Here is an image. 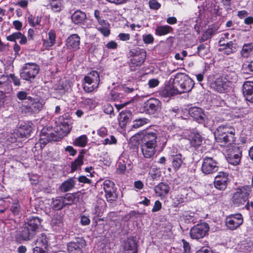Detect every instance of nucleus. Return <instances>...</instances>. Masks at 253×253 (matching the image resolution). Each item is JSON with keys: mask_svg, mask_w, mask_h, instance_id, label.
I'll list each match as a JSON object with an SVG mask.
<instances>
[{"mask_svg": "<svg viewBox=\"0 0 253 253\" xmlns=\"http://www.w3.org/2000/svg\"><path fill=\"white\" fill-rule=\"evenodd\" d=\"M208 82L211 88L218 92L222 93L227 91L231 87L232 83L225 76L215 75L209 76Z\"/></svg>", "mask_w": 253, "mask_h": 253, "instance_id": "obj_3", "label": "nucleus"}, {"mask_svg": "<svg viewBox=\"0 0 253 253\" xmlns=\"http://www.w3.org/2000/svg\"><path fill=\"white\" fill-rule=\"evenodd\" d=\"M182 242L183 245V249H184L183 253H190L191 248H190L189 243L186 242L184 239H182Z\"/></svg>", "mask_w": 253, "mask_h": 253, "instance_id": "obj_59", "label": "nucleus"}, {"mask_svg": "<svg viewBox=\"0 0 253 253\" xmlns=\"http://www.w3.org/2000/svg\"><path fill=\"white\" fill-rule=\"evenodd\" d=\"M114 186V182L110 180H105L103 182V188L105 192L115 189Z\"/></svg>", "mask_w": 253, "mask_h": 253, "instance_id": "obj_47", "label": "nucleus"}, {"mask_svg": "<svg viewBox=\"0 0 253 253\" xmlns=\"http://www.w3.org/2000/svg\"><path fill=\"white\" fill-rule=\"evenodd\" d=\"M51 206L52 208L55 210H61L65 207V202H64L62 196H59L55 198H52Z\"/></svg>", "mask_w": 253, "mask_h": 253, "instance_id": "obj_33", "label": "nucleus"}, {"mask_svg": "<svg viewBox=\"0 0 253 253\" xmlns=\"http://www.w3.org/2000/svg\"><path fill=\"white\" fill-rule=\"evenodd\" d=\"M80 37L77 34H72L70 36L66 41L68 47L77 50L80 48Z\"/></svg>", "mask_w": 253, "mask_h": 253, "instance_id": "obj_22", "label": "nucleus"}, {"mask_svg": "<svg viewBox=\"0 0 253 253\" xmlns=\"http://www.w3.org/2000/svg\"><path fill=\"white\" fill-rule=\"evenodd\" d=\"M101 12L100 11L98 10V9H96L94 10V17L96 19V20H97L98 23L100 25H105V21L102 19L101 18Z\"/></svg>", "mask_w": 253, "mask_h": 253, "instance_id": "obj_50", "label": "nucleus"}, {"mask_svg": "<svg viewBox=\"0 0 253 253\" xmlns=\"http://www.w3.org/2000/svg\"><path fill=\"white\" fill-rule=\"evenodd\" d=\"M42 219L38 216H30L27 218V221L25 225L29 228L34 229L37 232L40 226L41 225Z\"/></svg>", "mask_w": 253, "mask_h": 253, "instance_id": "obj_23", "label": "nucleus"}, {"mask_svg": "<svg viewBox=\"0 0 253 253\" xmlns=\"http://www.w3.org/2000/svg\"><path fill=\"white\" fill-rule=\"evenodd\" d=\"M105 196L108 202L112 203L117 199L115 189L105 192Z\"/></svg>", "mask_w": 253, "mask_h": 253, "instance_id": "obj_46", "label": "nucleus"}, {"mask_svg": "<svg viewBox=\"0 0 253 253\" xmlns=\"http://www.w3.org/2000/svg\"><path fill=\"white\" fill-rule=\"evenodd\" d=\"M146 113L153 115L159 113L162 109V103L158 99L151 98L146 101L143 106Z\"/></svg>", "mask_w": 253, "mask_h": 253, "instance_id": "obj_8", "label": "nucleus"}, {"mask_svg": "<svg viewBox=\"0 0 253 253\" xmlns=\"http://www.w3.org/2000/svg\"><path fill=\"white\" fill-rule=\"evenodd\" d=\"M102 142L104 145H111L116 144L117 140L114 136L111 135L109 137L104 139Z\"/></svg>", "mask_w": 253, "mask_h": 253, "instance_id": "obj_49", "label": "nucleus"}, {"mask_svg": "<svg viewBox=\"0 0 253 253\" xmlns=\"http://www.w3.org/2000/svg\"><path fill=\"white\" fill-rule=\"evenodd\" d=\"M194 81L186 74L178 73L173 80L168 95H174L190 91L194 87Z\"/></svg>", "mask_w": 253, "mask_h": 253, "instance_id": "obj_1", "label": "nucleus"}, {"mask_svg": "<svg viewBox=\"0 0 253 253\" xmlns=\"http://www.w3.org/2000/svg\"><path fill=\"white\" fill-rule=\"evenodd\" d=\"M142 39L144 42L146 44H151L154 42V38L151 34L143 35Z\"/></svg>", "mask_w": 253, "mask_h": 253, "instance_id": "obj_53", "label": "nucleus"}, {"mask_svg": "<svg viewBox=\"0 0 253 253\" xmlns=\"http://www.w3.org/2000/svg\"><path fill=\"white\" fill-rule=\"evenodd\" d=\"M31 130V127L29 125H26L21 127L18 130V132L22 137H28L30 136Z\"/></svg>", "mask_w": 253, "mask_h": 253, "instance_id": "obj_40", "label": "nucleus"}, {"mask_svg": "<svg viewBox=\"0 0 253 253\" xmlns=\"http://www.w3.org/2000/svg\"><path fill=\"white\" fill-rule=\"evenodd\" d=\"M205 46L204 44H201L198 47V54L201 57H204L206 54V51L205 50Z\"/></svg>", "mask_w": 253, "mask_h": 253, "instance_id": "obj_60", "label": "nucleus"}, {"mask_svg": "<svg viewBox=\"0 0 253 253\" xmlns=\"http://www.w3.org/2000/svg\"><path fill=\"white\" fill-rule=\"evenodd\" d=\"M123 251L126 253V252L131 251V253H137V243L134 237L127 238L123 245Z\"/></svg>", "mask_w": 253, "mask_h": 253, "instance_id": "obj_18", "label": "nucleus"}, {"mask_svg": "<svg viewBox=\"0 0 253 253\" xmlns=\"http://www.w3.org/2000/svg\"><path fill=\"white\" fill-rule=\"evenodd\" d=\"M126 170V164L119 162L118 167L117 169V172L119 174H124Z\"/></svg>", "mask_w": 253, "mask_h": 253, "instance_id": "obj_56", "label": "nucleus"}, {"mask_svg": "<svg viewBox=\"0 0 253 253\" xmlns=\"http://www.w3.org/2000/svg\"><path fill=\"white\" fill-rule=\"evenodd\" d=\"M37 232L34 229L29 228L25 224V227L22 228L20 237L23 240H30L35 236Z\"/></svg>", "mask_w": 253, "mask_h": 253, "instance_id": "obj_24", "label": "nucleus"}, {"mask_svg": "<svg viewBox=\"0 0 253 253\" xmlns=\"http://www.w3.org/2000/svg\"><path fill=\"white\" fill-rule=\"evenodd\" d=\"M65 150L66 152H69L70 155L72 156H74L77 153V151L71 146H67Z\"/></svg>", "mask_w": 253, "mask_h": 253, "instance_id": "obj_64", "label": "nucleus"}, {"mask_svg": "<svg viewBox=\"0 0 253 253\" xmlns=\"http://www.w3.org/2000/svg\"><path fill=\"white\" fill-rule=\"evenodd\" d=\"M100 83V77L96 71H92L87 74L84 78L83 89L86 93L97 90Z\"/></svg>", "mask_w": 253, "mask_h": 253, "instance_id": "obj_4", "label": "nucleus"}, {"mask_svg": "<svg viewBox=\"0 0 253 253\" xmlns=\"http://www.w3.org/2000/svg\"><path fill=\"white\" fill-rule=\"evenodd\" d=\"M59 121L60 122L56 126V130H54L59 141L66 136L70 132L71 129L67 120H64V118L62 117H60Z\"/></svg>", "mask_w": 253, "mask_h": 253, "instance_id": "obj_10", "label": "nucleus"}, {"mask_svg": "<svg viewBox=\"0 0 253 253\" xmlns=\"http://www.w3.org/2000/svg\"><path fill=\"white\" fill-rule=\"evenodd\" d=\"M189 114L199 123L204 122L205 113L201 108L197 107H191L189 110Z\"/></svg>", "mask_w": 253, "mask_h": 253, "instance_id": "obj_20", "label": "nucleus"}, {"mask_svg": "<svg viewBox=\"0 0 253 253\" xmlns=\"http://www.w3.org/2000/svg\"><path fill=\"white\" fill-rule=\"evenodd\" d=\"M241 156L242 153L239 147L234 145L232 146L231 149H229L227 154L226 159L229 163L236 166L240 163Z\"/></svg>", "mask_w": 253, "mask_h": 253, "instance_id": "obj_11", "label": "nucleus"}, {"mask_svg": "<svg viewBox=\"0 0 253 253\" xmlns=\"http://www.w3.org/2000/svg\"><path fill=\"white\" fill-rule=\"evenodd\" d=\"M51 224L52 226L61 227L63 225V215L58 213L55 214L52 218Z\"/></svg>", "mask_w": 253, "mask_h": 253, "instance_id": "obj_38", "label": "nucleus"}, {"mask_svg": "<svg viewBox=\"0 0 253 253\" xmlns=\"http://www.w3.org/2000/svg\"><path fill=\"white\" fill-rule=\"evenodd\" d=\"M75 185V181L73 178H70L61 184L59 187V189L62 192H66L72 190Z\"/></svg>", "mask_w": 253, "mask_h": 253, "instance_id": "obj_34", "label": "nucleus"}, {"mask_svg": "<svg viewBox=\"0 0 253 253\" xmlns=\"http://www.w3.org/2000/svg\"><path fill=\"white\" fill-rule=\"evenodd\" d=\"M46 248L36 246L33 248V253H47Z\"/></svg>", "mask_w": 253, "mask_h": 253, "instance_id": "obj_62", "label": "nucleus"}, {"mask_svg": "<svg viewBox=\"0 0 253 253\" xmlns=\"http://www.w3.org/2000/svg\"><path fill=\"white\" fill-rule=\"evenodd\" d=\"M85 245V241L83 237L76 238L67 244L68 251L69 253H82V248Z\"/></svg>", "mask_w": 253, "mask_h": 253, "instance_id": "obj_12", "label": "nucleus"}, {"mask_svg": "<svg viewBox=\"0 0 253 253\" xmlns=\"http://www.w3.org/2000/svg\"><path fill=\"white\" fill-rule=\"evenodd\" d=\"M48 239L44 233H42L38 236L35 242V245L37 247L47 248L48 246Z\"/></svg>", "mask_w": 253, "mask_h": 253, "instance_id": "obj_35", "label": "nucleus"}, {"mask_svg": "<svg viewBox=\"0 0 253 253\" xmlns=\"http://www.w3.org/2000/svg\"><path fill=\"white\" fill-rule=\"evenodd\" d=\"M17 97L20 100L28 99L30 100V96H28V93L25 91H20L16 94Z\"/></svg>", "mask_w": 253, "mask_h": 253, "instance_id": "obj_51", "label": "nucleus"}, {"mask_svg": "<svg viewBox=\"0 0 253 253\" xmlns=\"http://www.w3.org/2000/svg\"><path fill=\"white\" fill-rule=\"evenodd\" d=\"M84 193V192L79 191L72 194L68 193L62 196L65 206H70L74 203L79 202L80 199L83 198Z\"/></svg>", "mask_w": 253, "mask_h": 253, "instance_id": "obj_14", "label": "nucleus"}, {"mask_svg": "<svg viewBox=\"0 0 253 253\" xmlns=\"http://www.w3.org/2000/svg\"><path fill=\"white\" fill-rule=\"evenodd\" d=\"M40 71L39 66L34 63H27L20 71V77L24 80L31 81L34 79Z\"/></svg>", "mask_w": 253, "mask_h": 253, "instance_id": "obj_6", "label": "nucleus"}, {"mask_svg": "<svg viewBox=\"0 0 253 253\" xmlns=\"http://www.w3.org/2000/svg\"><path fill=\"white\" fill-rule=\"evenodd\" d=\"M28 21L29 24L32 27H35L36 25H39L41 22V17L39 16H34L30 15L28 17Z\"/></svg>", "mask_w": 253, "mask_h": 253, "instance_id": "obj_45", "label": "nucleus"}, {"mask_svg": "<svg viewBox=\"0 0 253 253\" xmlns=\"http://www.w3.org/2000/svg\"><path fill=\"white\" fill-rule=\"evenodd\" d=\"M243 222L241 214H231L226 217L225 223L227 227L230 230H235L239 227Z\"/></svg>", "mask_w": 253, "mask_h": 253, "instance_id": "obj_13", "label": "nucleus"}, {"mask_svg": "<svg viewBox=\"0 0 253 253\" xmlns=\"http://www.w3.org/2000/svg\"><path fill=\"white\" fill-rule=\"evenodd\" d=\"M235 130L230 126L222 125L218 126L214 133V139L221 146L230 145L235 140Z\"/></svg>", "mask_w": 253, "mask_h": 253, "instance_id": "obj_2", "label": "nucleus"}, {"mask_svg": "<svg viewBox=\"0 0 253 253\" xmlns=\"http://www.w3.org/2000/svg\"><path fill=\"white\" fill-rule=\"evenodd\" d=\"M217 163L212 158L207 156V174L215 172L218 170Z\"/></svg>", "mask_w": 253, "mask_h": 253, "instance_id": "obj_28", "label": "nucleus"}, {"mask_svg": "<svg viewBox=\"0 0 253 253\" xmlns=\"http://www.w3.org/2000/svg\"><path fill=\"white\" fill-rule=\"evenodd\" d=\"M30 103L26 106L25 112L31 113H37L43 107V103L38 98L33 99L30 97Z\"/></svg>", "mask_w": 253, "mask_h": 253, "instance_id": "obj_17", "label": "nucleus"}, {"mask_svg": "<svg viewBox=\"0 0 253 253\" xmlns=\"http://www.w3.org/2000/svg\"><path fill=\"white\" fill-rule=\"evenodd\" d=\"M51 141H59L56 133L51 127H43L40 134V143L45 145Z\"/></svg>", "mask_w": 253, "mask_h": 253, "instance_id": "obj_9", "label": "nucleus"}, {"mask_svg": "<svg viewBox=\"0 0 253 253\" xmlns=\"http://www.w3.org/2000/svg\"><path fill=\"white\" fill-rule=\"evenodd\" d=\"M190 236L193 239H199L206 235V223L198 224L190 230Z\"/></svg>", "mask_w": 253, "mask_h": 253, "instance_id": "obj_16", "label": "nucleus"}, {"mask_svg": "<svg viewBox=\"0 0 253 253\" xmlns=\"http://www.w3.org/2000/svg\"><path fill=\"white\" fill-rule=\"evenodd\" d=\"M139 53H138V51H136L135 54L134 55L133 59L134 61H136L137 62V65L141 64L143 63L146 57V52L142 51H139Z\"/></svg>", "mask_w": 253, "mask_h": 253, "instance_id": "obj_42", "label": "nucleus"}, {"mask_svg": "<svg viewBox=\"0 0 253 253\" xmlns=\"http://www.w3.org/2000/svg\"><path fill=\"white\" fill-rule=\"evenodd\" d=\"M48 41L51 43L54 44L55 42L56 34L54 31L50 30L48 34Z\"/></svg>", "mask_w": 253, "mask_h": 253, "instance_id": "obj_54", "label": "nucleus"}, {"mask_svg": "<svg viewBox=\"0 0 253 253\" xmlns=\"http://www.w3.org/2000/svg\"><path fill=\"white\" fill-rule=\"evenodd\" d=\"M162 208V204L159 201H156L155 202L153 208L152 210L153 212H155L160 211Z\"/></svg>", "mask_w": 253, "mask_h": 253, "instance_id": "obj_63", "label": "nucleus"}, {"mask_svg": "<svg viewBox=\"0 0 253 253\" xmlns=\"http://www.w3.org/2000/svg\"><path fill=\"white\" fill-rule=\"evenodd\" d=\"M103 111L107 114H111L114 112V109L112 105L110 104H107L103 107Z\"/></svg>", "mask_w": 253, "mask_h": 253, "instance_id": "obj_58", "label": "nucleus"}, {"mask_svg": "<svg viewBox=\"0 0 253 253\" xmlns=\"http://www.w3.org/2000/svg\"><path fill=\"white\" fill-rule=\"evenodd\" d=\"M132 116V113L130 111L128 110H125L122 111L119 115L118 119L120 126L123 127L126 124L130 121V118Z\"/></svg>", "mask_w": 253, "mask_h": 253, "instance_id": "obj_25", "label": "nucleus"}, {"mask_svg": "<svg viewBox=\"0 0 253 253\" xmlns=\"http://www.w3.org/2000/svg\"><path fill=\"white\" fill-rule=\"evenodd\" d=\"M171 30H172V28L170 26H160L157 27L155 30L156 34L160 36L165 35L169 33Z\"/></svg>", "mask_w": 253, "mask_h": 253, "instance_id": "obj_39", "label": "nucleus"}, {"mask_svg": "<svg viewBox=\"0 0 253 253\" xmlns=\"http://www.w3.org/2000/svg\"><path fill=\"white\" fill-rule=\"evenodd\" d=\"M101 27H99L98 30L105 36L108 37L110 34V31L108 28L109 24L105 22V25H101Z\"/></svg>", "mask_w": 253, "mask_h": 253, "instance_id": "obj_48", "label": "nucleus"}, {"mask_svg": "<svg viewBox=\"0 0 253 253\" xmlns=\"http://www.w3.org/2000/svg\"><path fill=\"white\" fill-rule=\"evenodd\" d=\"M242 90L246 100L253 103V82L246 81L244 82Z\"/></svg>", "mask_w": 253, "mask_h": 253, "instance_id": "obj_19", "label": "nucleus"}, {"mask_svg": "<svg viewBox=\"0 0 253 253\" xmlns=\"http://www.w3.org/2000/svg\"><path fill=\"white\" fill-rule=\"evenodd\" d=\"M48 3V8H50L54 12H59L63 7L61 0H47Z\"/></svg>", "mask_w": 253, "mask_h": 253, "instance_id": "obj_31", "label": "nucleus"}, {"mask_svg": "<svg viewBox=\"0 0 253 253\" xmlns=\"http://www.w3.org/2000/svg\"><path fill=\"white\" fill-rule=\"evenodd\" d=\"M86 19L85 13L80 10L75 11L71 16L72 22L77 25L84 24Z\"/></svg>", "mask_w": 253, "mask_h": 253, "instance_id": "obj_21", "label": "nucleus"}, {"mask_svg": "<svg viewBox=\"0 0 253 253\" xmlns=\"http://www.w3.org/2000/svg\"><path fill=\"white\" fill-rule=\"evenodd\" d=\"M159 81L157 79H152L149 81L148 85L150 88L155 87L159 84Z\"/></svg>", "mask_w": 253, "mask_h": 253, "instance_id": "obj_61", "label": "nucleus"}, {"mask_svg": "<svg viewBox=\"0 0 253 253\" xmlns=\"http://www.w3.org/2000/svg\"><path fill=\"white\" fill-rule=\"evenodd\" d=\"M154 190L158 196H162L169 193V187L167 183L161 182L154 187Z\"/></svg>", "mask_w": 253, "mask_h": 253, "instance_id": "obj_26", "label": "nucleus"}, {"mask_svg": "<svg viewBox=\"0 0 253 253\" xmlns=\"http://www.w3.org/2000/svg\"><path fill=\"white\" fill-rule=\"evenodd\" d=\"M84 158V153L80 152L78 158L75 160L71 164L72 171H74L80 168L84 163L83 159Z\"/></svg>", "mask_w": 253, "mask_h": 253, "instance_id": "obj_36", "label": "nucleus"}, {"mask_svg": "<svg viewBox=\"0 0 253 253\" xmlns=\"http://www.w3.org/2000/svg\"><path fill=\"white\" fill-rule=\"evenodd\" d=\"M142 141L143 144L157 147V139L159 134L158 130L151 128H147L142 131Z\"/></svg>", "mask_w": 253, "mask_h": 253, "instance_id": "obj_7", "label": "nucleus"}, {"mask_svg": "<svg viewBox=\"0 0 253 253\" xmlns=\"http://www.w3.org/2000/svg\"><path fill=\"white\" fill-rule=\"evenodd\" d=\"M21 210V206L18 201H15L12 203L10 207V211L14 216L19 215L20 214Z\"/></svg>", "mask_w": 253, "mask_h": 253, "instance_id": "obj_41", "label": "nucleus"}, {"mask_svg": "<svg viewBox=\"0 0 253 253\" xmlns=\"http://www.w3.org/2000/svg\"><path fill=\"white\" fill-rule=\"evenodd\" d=\"M150 8L158 9L160 7V4L156 0H150L149 2Z\"/></svg>", "mask_w": 253, "mask_h": 253, "instance_id": "obj_57", "label": "nucleus"}, {"mask_svg": "<svg viewBox=\"0 0 253 253\" xmlns=\"http://www.w3.org/2000/svg\"><path fill=\"white\" fill-rule=\"evenodd\" d=\"M169 159L171 161L172 165L175 170H178L183 163L182 155L180 154L170 156Z\"/></svg>", "mask_w": 253, "mask_h": 253, "instance_id": "obj_32", "label": "nucleus"}, {"mask_svg": "<svg viewBox=\"0 0 253 253\" xmlns=\"http://www.w3.org/2000/svg\"><path fill=\"white\" fill-rule=\"evenodd\" d=\"M9 77L11 79L12 82L16 86H20L21 84V82L20 81V79L16 76L14 74H10L9 75Z\"/></svg>", "mask_w": 253, "mask_h": 253, "instance_id": "obj_55", "label": "nucleus"}, {"mask_svg": "<svg viewBox=\"0 0 253 253\" xmlns=\"http://www.w3.org/2000/svg\"><path fill=\"white\" fill-rule=\"evenodd\" d=\"M7 41L16 42V40L20 39L19 43L21 44H25L27 42L26 37L20 32H15L6 37Z\"/></svg>", "mask_w": 253, "mask_h": 253, "instance_id": "obj_30", "label": "nucleus"}, {"mask_svg": "<svg viewBox=\"0 0 253 253\" xmlns=\"http://www.w3.org/2000/svg\"><path fill=\"white\" fill-rule=\"evenodd\" d=\"M149 122V120L146 118H139L135 119L133 122L132 127L138 128L143 125L147 124Z\"/></svg>", "mask_w": 253, "mask_h": 253, "instance_id": "obj_44", "label": "nucleus"}, {"mask_svg": "<svg viewBox=\"0 0 253 253\" xmlns=\"http://www.w3.org/2000/svg\"><path fill=\"white\" fill-rule=\"evenodd\" d=\"M87 138L85 135H83L76 138L73 142V144L75 146L80 147H84L87 143Z\"/></svg>", "mask_w": 253, "mask_h": 253, "instance_id": "obj_43", "label": "nucleus"}, {"mask_svg": "<svg viewBox=\"0 0 253 253\" xmlns=\"http://www.w3.org/2000/svg\"><path fill=\"white\" fill-rule=\"evenodd\" d=\"M228 182V178L227 173L219 172V174L215 177L214 187L218 190H224L227 187Z\"/></svg>", "mask_w": 253, "mask_h": 253, "instance_id": "obj_15", "label": "nucleus"}, {"mask_svg": "<svg viewBox=\"0 0 253 253\" xmlns=\"http://www.w3.org/2000/svg\"><path fill=\"white\" fill-rule=\"evenodd\" d=\"M110 94L112 99L114 100H119L123 96L122 93L118 92L115 90H112Z\"/></svg>", "mask_w": 253, "mask_h": 253, "instance_id": "obj_52", "label": "nucleus"}, {"mask_svg": "<svg viewBox=\"0 0 253 253\" xmlns=\"http://www.w3.org/2000/svg\"><path fill=\"white\" fill-rule=\"evenodd\" d=\"M156 146L143 144L141 146V151L146 158H151L155 153Z\"/></svg>", "mask_w": 253, "mask_h": 253, "instance_id": "obj_27", "label": "nucleus"}, {"mask_svg": "<svg viewBox=\"0 0 253 253\" xmlns=\"http://www.w3.org/2000/svg\"><path fill=\"white\" fill-rule=\"evenodd\" d=\"M253 50V43H245L241 51V55L244 58H248Z\"/></svg>", "mask_w": 253, "mask_h": 253, "instance_id": "obj_37", "label": "nucleus"}, {"mask_svg": "<svg viewBox=\"0 0 253 253\" xmlns=\"http://www.w3.org/2000/svg\"><path fill=\"white\" fill-rule=\"evenodd\" d=\"M191 145L194 147H198L201 144L202 138L199 133H191L188 136Z\"/></svg>", "mask_w": 253, "mask_h": 253, "instance_id": "obj_29", "label": "nucleus"}, {"mask_svg": "<svg viewBox=\"0 0 253 253\" xmlns=\"http://www.w3.org/2000/svg\"><path fill=\"white\" fill-rule=\"evenodd\" d=\"M251 189L249 186L237 188L232 194L231 201L233 205L235 207L244 205L248 201Z\"/></svg>", "mask_w": 253, "mask_h": 253, "instance_id": "obj_5", "label": "nucleus"}]
</instances>
